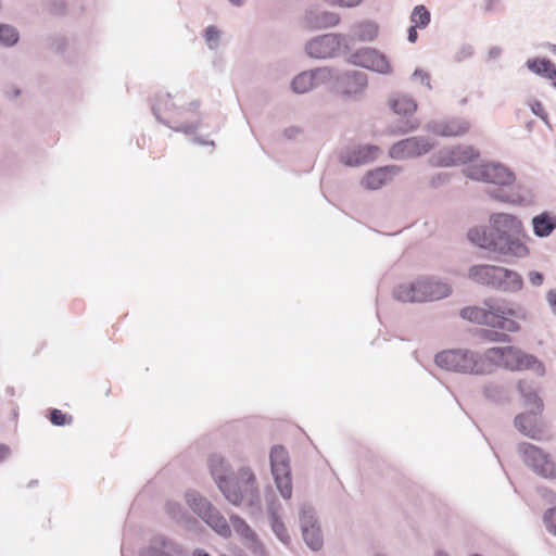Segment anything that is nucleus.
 I'll return each mask as SVG.
<instances>
[{"label": "nucleus", "instance_id": "nucleus-22", "mask_svg": "<svg viewBox=\"0 0 556 556\" xmlns=\"http://www.w3.org/2000/svg\"><path fill=\"white\" fill-rule=\"evenodd\" d=\"M184 548L174 540L157 534L140 552V556H182Z\"/></svg>", "mask_w": 556, "mask_h": 556}, {"label": "nucleus", "instance_id": "nucleus-62", "mask_svg": "<svg viewBox=\"0 0 556 556\" xmlns=\"http://www.w3.org/2000/svg\"><path fill=\"white\" fill-rule=\"evenodd\" d=\"M551 52L556 55V45L551 46Z\"/></svg>", "mask_w": 556, "mask_h": 556}, {"label": "nucleus", "instance_id": "nucleus-10", "mask_svg": "<svg viewBox=\"0 0 556 556\" xmlns=\"http://www.w3.org/2000/svg\"><path fill=\"white\" fill-rule=\"evenodd\" d=\"M185 500L188 507L216 533L223 538L231 535V527L226 518L207 497L195 490H188Z\"/></svg>", "mask_w": 556, "mask_h": 556}, {"label": "nucleus", "instance_id": "nucleus-38", "mask_svg": "<svg viewBox=\"0 0 556 556\" xmlns=\"http://www.w3.org/2000/svg\"><path fill=\"white\" fill-rule=\"evenodd\" d=\"M204 41L210 50H217L220 45L222 31L214 25H210L204 30Z\"/></svg>", "mask_w": 556, "mask_h": 556}, {"label": "nucleus", "instance_id": "nucleus-13", "mask_svg": "<svg viewBox=\"0 0 556 556\" xmlns=\"http://www.w3.org/2000/svg\"><path fill=\"white\" fill-rule=\"evenodd\" d=\"M346 62L380 75L389 76L393 74V66L389 58L376 48H359L348 55Z\"/></svg>", "mask_w": 556, "mask_h": 556}, {"label": "nucleus", "instance_id": "nucleus-16", "mask_svg": "<svg viewBox=\"0 0 556 556\" xmlns=\"http://www.w3.org/2000/svg\"><path fill=\"white\" fill-rule=\"evenodd\" d=\"M299 522L302 539L306 546L314 552L320 551L324 546V535L316 510L311 504L304 503L301 505Z\"/></svg>", "mask_w": 556, "mask_h": 556}, {"label": "nucleus", "instance_id": "nucleus-34", "mask_svg": "<svg viewBox=\"0 0 556 556\" xmlns=\"http://www.w3.org/2000/svg\"><path fill=\"white\" fill-rule=\"evenodd\" d=\"M20 40V31L10 24H0V45L5 48L15 46Z\"/></svg>", "mask_w": 556, "mask_h": 556}, {"label": "nucleus", "instance_id": "nucleus-57", "mask_svg": "<svg viewBox=\"0 0 556 556\" xmlns=\"http://www.w3.org/2000/svg\"><path fill=\"white\" fill-rule=\"evenodd\" d=\"M193 142L197 143V144H201V146L208 144V146L214 147V141H207L203 137H194L193 138Z\"/></svg>", "mask_w": 556, "mask_h": 556}, {"label": "nucleus", "instance_id": "nucleus-25", "mask_svg": "<svg viewBox=\"0 0 556 556\" xmlns=\"http://www.w3.org/2000/svg\"><path fill=\"white\" fill-rule=\"evenodd\" d=\"M540 415L541 413H536L534 409H528V412L520 413L515 417L514 425L523 435L539 440L541 437V429L538 426Z\"/></svg>", "mask_w": 556, "mask_h": 556}, {"label": "nucleus", "instance_id": "nucleus-26", "mask_svg": "<svg viewBox=\"0 0 556 556\" xmlns=\"http://www.w3.org/2000/svg\"><path fill=\"white\" fill-rule=\"evenodd\" d=\"M352 36H349L350 38V45L353 41H359V42H372L376 40L379 34V26L375 21L371 20H364L358 23H355L351 27Z\"/></svg>", "mask_w": 556, "mask_h": 556}, {"label": "nucleus", "instance_id": "nucleus-54", "mask_svg": "<svg viewBox=\"0 0 556 556\" xmlns=\"http://www.w3.org/2000/svg\"><path fill=\"white\" fill-rule=\"evenodd\" d=\"M531 111L534 115L543 118L544 117V109L541 102L535 101L531 104Z\"/></svg>", "mask_w": 556, "mask_h": 556}, {"label": "nucleus", "instance_id": "nucleus-15", "mask_svg": "<svg viewBox=\"0 0 556 556\" xmlns=\"http://www.w3.org/2000/svg\"><path fill=\"white\" fill-rule=\"evenodd\" d=\"M437 146V140L429 136H413L393 143L389 149V156L393 160L416 159L428 154Z\"/></svg>", "mask_w": 556, "mask_h": 556}, {"label": "nucleus", "instance_id": "nucleus-61", "mask_svg": "<svg viewBox=\"0 0 556 556\" xmlns=\"http://www.w3.org/2000/svg\"><path fill=\"white\" fill-rule=\"evenodd\" d=\"M20 94H21V90H20L18 88H15V89L13 90V97H14V98H17Z\"/></svg>", "mask_w": 556, "mask_h": 556}, {"label": "nucleus", "instance_id": "nucleus-7", "mask_svg": "<svg viewBox=\"0 0 556 556\" xmlns=\"http://www.w3.org/2000/svg\"><path fill=\"white\" fill-rule=\"evenodd\" d=\"M484 359H486L490 372L492 366L514 371L531 370L539 377H543L546 372L545 365L536 356L515 346L490 348L484 352Z\"/></svg>", "mask_w": 556, "mask_h": 556}, {"label": "nucleus", "instance_id": "nucleus-59", "mask_svg": "<svg viewBox=\"0 0 556 556\" xmlns=\"http://www.w3.org/2000/svg\"><path fill=\"white\" fill-rule=\"evenodd\" d=\"M232 5L235 7H242L244 1L243 0H228Z\"/></svg>", "mask_w": 556, "mask_h": 556}, {"label": "nucleus", "instance_id": "nucleus-40", "mask_svg": "<svg viewBox=\"0 0 556 556\" xmlns=\"http://www.w3.org/2000/svg\"><path fill=\"white\" fill-rule=\"evenodd\" d=\"M543 525L546 531L556 538V506L551 507L544 511Z\"/></svg>", "mask_w": 556, "mask_h": 556}, {"label": "nucleus", "instance_id": "nucleus-24", "mask_svg": "<svg viewBox=\"0 0 556 556\" xmlns=\"http://www.w3.org/2000/svg\"><path fill=\"white\" fill-rule=\"evenodd\" d=\"M231 527L236 533L244 541V544L255 554L263 555L264 546L257 539L256 533L245 522L243 518L238 515L230 516Z\"/></svg>", "mask_w": 556, "mask_h": 556}, {"label": "nucleus", "instance_id": "nucleus-41", "mask_svg": "<svg viewBox=\"0 0 556 556\" xmlns=\"http://www.w3.org/2000/svg\"><path fill=\"white\" fill-rule=\"evenodd\" d=\"M484 395L494 402H500L505 397L504 389L496 383H488L483 389Z\"/></svg>", "mask_w": 556, "mask_h": 556}, {"label": "nucleus", "instance_id": "nucleus-36", "mask_svg": "<svg viewBox=\"0 0 556 556\" xmlns=\"http://www.w3.org/2000/svg\"><path fill=\"white\" fill-rule=\"evenodd\" d=\"M270 529L273 533L276 535V538L285 545H289L291 542L290 534L288 532V529L281 519V517H275L268 519Z\"/></svg>", "mask_w": 556, "mask_h": 556}, {"label": "nucleus", "instance_id": "nucleus-45", "mask_svg": "<svg viewBox=\"0 0 556 556\" xmlns=\"http://www.w3.org/2000/svg\"><path fill=\"white\" fill-rule=\"evenodd\" d=\"M412 79L415 81H420V84L425 85L429 90L432 89L431 83H430V76L427 72L424 70L417 68L413 75Z\"/></svg>", "mask_w": 556, "mask_h": 556}, {"label": "nucleus", "instance_id": "nucleus-11", "mask_svg": "<svg viewBox=\"0 0 556 556\" xmlns=\"http://www.w3.org/2000/svg\"><path fill=\"white\" fill-rule=\"evenodd\" d=\"M304 50L312 59H336L351 50L350 38L339 33L319 35L306 41Z\"/></svg>", "mask_w": 556, "mask_h": 556}, {"label": "nucleus", "instance_id": "nucleus-5", "mask_svg": "<svg viewBox=\"0 0 556 556\" xmlns=\"http://www.w3.org/2000/svg\"><path fill=\"white\" fill-rule=\"evenodd\" d=\"M464 174L471 180L500 187V189L489 191V195L493 200L509 204H520L522 202L518 193L506 190L515 184L516 175L513 169L501 162L481 161L467 166Z\"/></svg>", "mask_w": 556, "mask_h": 556}, {"label": "nucleus", "instance_id": "nucleus-4", "mask_svg": "<svg viewBox=\"0 0 556 556\" xmlns=\"http://www.w3.org/2000/svg\"><path fill=\"white\" fill-rule=\"evenodd\" d=\"M199 108L198 100L187 102L180 94L160 93L156 96L152 111L160 123L174 131L193 135L202 125Z\"/></svg>", "mask_w": 556, "mask_h": 556}, {"label": "nucleus", "instance_id": "nucleus-64", "mask_svg": "<svg viewBox=\"0 0 556 556\" xmlns=\"http://www.w3.org/2000/svg\"><path fill=\"white\" fill-rule=\"evenodd\" d=\"M376 556H387V555H383V554H377Z\"/></svg>", "mask_w": 556, "mask_h": 556}, {"label": "nucleus", "instance_id": "nucleus-18", "mask_svg": "<svg viewBox=\"0 0 556 556\" xmlns=\"http://www.w3.org/2000/svg\"><path fill=\"white\" fill-rule=\"evenodd\" d=\"M368 85L367 74L348 70L337 75L336 88L344 98L357 99L363 96Z\"/></svg>", "mask_w": 556, "mask_h": 556}, {"label": "nucleus", "instance_id": "nucleus-23", "mask_svg": "<svg viewBox=\"0 0 556 556\" xmlns=\"http://www.w3.org/2000/svg\"><path fill=\"white\" fill-rule=\"evenodd\" d=\"M304 22L311 29H323L334 27L340 22V15L336 12L311 8L306 10Z\"/></svg>", "mask_w": 556, "mask_h": 556}, {"label": "nucleus", "instance_id": "nucleus-37", "mask_svg": "<svg viewBox=\"0 0 556 556\" xmlns=\"http://www.w3.org/2000/svg\"><path fill=\"white\" fill-rule=\"evenodd\" d=\"M507 331H498L496 328L493 329H480L478 336L480 339L489 342H510V337L506 333Z\"/></svg>", "mask_w": 556, "mask_h": 556}, {"label": "nucleus", "instance_id": "nucleus-46", "mask_svg": "<svg viewBox=\"0 0 556 556\" xmlns=\"http://www.w3.org/2000/svg\"><path fill=\"white\" fill-rule=\"evenodd\" d=\"M450 181L448 173H438L433 175L430 179V185L433 188L441 187Z\"/></svg>", "mask_w": 556, "mask_h": 556}, {"label": "nucleus", "instance_id": "nucleus-17", "mask_svg": "<svg viewBox=\"0 0 556 556\" xmlns=\"http://www.w3.org/2000/svg\"><path fill=\"white\" fill-rule=\"evenodd\" d=\"M480 151L470 144H456L439 150L433 156V163L440 167H453L477 160Z\"/></svg>", "mask_w": 556, "mask_h": 556}, {"label": "nucleus", "instance_id": "nucleus-44", "mask_svg": "<svg viewBox=\"0 0 556 556\" xmlns=\"http://www.w3.org/2000/svg\"><path fill=\"white\" fill-rule=\"evenodd\" d=\"M473 54V47L471 45L465 43L462 45L458 50L455 52L454 60L456 62H463Z\"/></svg>", "mask_w": 556, "mask_h": 556}, {"label": "nucleus", "instance_id": "nucleus-47", "mask_svg": "<svg viewBox=\"0 0 556 556\" xmlns=\"http://www.w3.org/2000/svg\"><path fill=\"white\" fill-rule=\"evenodd\" d=\"M540 496L548 504H556V493L545 486L538 488Z\"/></svg>", "mask_w": 556, "mask_h": 556}, {"label": "nucleus", "instance_id": "nucleus-9", "mask_svg": "<svg viewBox=\"0 0 556 556\" xmlns=\"http://www.w3.org/2000/svg\"><path fill=\"white\" fill-rule=\"evenodd\" d=\"M434 363L438 367L453 372L467 375H486L490 374L489 365L484 359V354L479 352L455 349L441 351L435 354Z\"/></svg>", "mask_w": 556, "mask_h": 556}, {"label": "nucleus", "instance_id": "nucleus-30", "mask_svg": "<svg viewBox=\"0 0 556 556\" xmlns=\"http://www.w3.org/2000/svg\"><path fill=\"white\" fill-rule=\"evenodd\" d=\"M390 108L399 115H412L417 110V103L413 97L405 93H397L390 98Z\"/></svg>", "mask_w": 556, "mask_h": 556}, {"label": "nucleus", "instance_id": "nucleus-20", "mask_svg": "<svg viewBox=\"0 0 556 556\" xmlns=\"http://www.w3.org/2000/svg\"><path fill=\"white\" fill-rule=\"evenodd\" d=\"M470 122L463 117L432 119L425 124L424 129L441 137H460L470 130Z\"/></svg>", "mask_w": 556, "mask_h": 556}, {"label": "nucleus", "instance_id": "nucleus-48", "mask_svg": "<svg viewBox=\"0 0 556 556\" xmlns=\"http://www.w3.org/2000/svg\"><path fill=\"white\" fill-rule=\"evenodd\" d=\"M419 127V122L418 121H407L403 124V126L399 127V129L396 130V134L399 135H406V134H409L412 131H415L416 129H418Z\"/></svg>", "mask_w": 556, "mask_h": 556}, {"label": "nucleus", "instance_id": "nucleus-6", "mask_svg": "<svg viewBox=\"0 0 556 556\" xmlns=\"http://www.w3.org/2000/svg\"><path fill=\"white\" fill-rule=\"evenodd\" d=\"M451 293L452 287L446 280L437 276H420L394 288L393 298L402 303H424L445 299Z\"/></svg>", "mask_w": 556, "mask_h": 556}, {"label": "nucleus", "instance_id": "nucleus-8", "mask_svg": "<svg viewBox=\"0 0 556 556\" xmlns=\"http://www.w3.org/2000/svg\"><path fill=\"white\" fill-rule=\"evenodd\" d=\"M468 277L479 285L504 293H516L523 288L519 273L496 265H473L469 268Z\"/></svg>", "mask_w": 556, "mask_h": 556}, {"label": "nucleus", "instance_id": "nucleus-21", "mask_svg": "<svg viewBox=\"0 0 556 556\" xmlns=\"http://www.w3.org/2000/svg\"><path fill=\"white\" fill-rule=\"evenodd\" d=\"M402 172L399 165H387L369 170L361 180V185L370 191L379 190L392 181Z\"/></svg>", "mask_w": 556, "mask_h": 556}, {"label": "nucleus", "instance_id": "nucleus-3", "mask_svg": "<svg viewBox=\"0 0 556 556\" xmlns=\"http://www.w3.org/2000/svg\"><path fill=\"white\" fill-rule=\"evenodd\" d=\"M459 315L465 320L514 333L520 331L518 319H526L527 312L510 300L490 296L480 306L462 308Z\"/></svg>", "mask_w": 556, "mask_h": 556}, {"label": "nucleus", "instance_id": "nucleus-60", "mask_svg": "<svg viewBox=\"0 0 556 556\" xmlns=\"http://www.w3.org/2000/svg\"><path fill=\"white\" fill-rule=\"evenodd\" d=\"M434 556H450V554L443 549H437Z\"/></svg>", "mask_w": 556, "mask_h": 556}, {"label": "nucleus", "instance_id": "nucleus-49", "mask_svg": "<svg viewBox=\"0 0 556 556\" xmlns=\"http://www.w3.org/2000/svg\"><path fill=\"white\" fill-rule=\"evenodd\" d=\"M331 4L344 8V9H353L361 5L364 0H329Z\"/></svg>", "mask_w": 556, "mask_h": 556}, {"label": "nucleus", "instance_id": "nucleus-19", "mask_svg": "<svg viewBox=\"0 0 556 556\" xmlns=\"http://www.w3.org/2000/svg\"><path fill=\"white\" fill-rule=\"evenodd\" d=\"M380 153L375 144H349L339 152V161L348 167H358L377 160Z\"/></svg>", "mask_w": 556, "mask_h": 556}, {"label": "nucleus", "instance_id": "nucleus-42", "mask_svg": "<svg viewBox=\"0 0 556 556\" xmlns=\"http://www.w3.org/2000/svg\"><path fill=\"white\" fill-rule=\"evenodd\" d=\"M72 416L64 414L62 410L53 408L50 410V421L54 426H65L72 424Z\"/></svg>", "mask_w": 556, "mask_h": 556}, {"label": "nucleus", "instance_id": "nucleus-33", "mask_svg": "<svg viewBox=\"0 0 556 556\" xmlns=\"http://www.w3.org/2000/svg\"><path fill=\"white\" fill-rule=\"evenodd\" d=\"M431 21L430 11L424 5H416L409 16V22L415 27H419V29H425Z\"/></svg>", "mask_w": 556, "mask_h": 556}, {"label": "nucleus", "instance_id": "nucleus-53", "mask_svg": "<svg viewBox=\"0 0 556 556\" xmlns=\"http://www.w3.org/2000/svg\"><path fill=\"white\" fill-rule=\"evenodd\" d=\"M502 53H503V50L501 47H497V46L491 47L488 51V60L489 61L498 60L501 58Z\"/></svg>", "mask_w": 556, "mask_h": 556}, {"label": "nucleus", "instance_id": "nucleus-31", "mask_svg": "<svg viewBox=\"0 0 556 556\" xmlns=\"http://www.w3.org/2000/svg\"><path fill=\"white\" fill-rule=\"evenodd\" d=\"M309 71L315 88L330 81H334V84L337 83V75H339V71L336 68L324 66Z\"/></svg>", "mask_w": 556, "mask_h": 556}, {"label": "nucleus", "instance_id": "nucleus-28", "mask_svg": "<svg viewBox=\"0 0 556 556\" xmlns=\"http://www.w3.org/2000/svg\"><path fill=\"white\" fill-rule=\"evenodd\" d=\"M518 391L521 395L523 405L530 410L534 409L536 413L543 412V401L538 395L534 384L530 381H519Z\"/></svg>", "mask_w": 556, "mask_h": 556}, {"label": "nucleus", "instance_id": "nucleus-12", "mask_svg": "<svg viewBox=\"0 0 556 556\" xmlns=\"http://www.w3.org/2000/svg\"><path fill=\"white\" fill-rule=\"evenodd\" d=\"M518 453L521 455L525 465L535 475L547 480L556 479V463L541 447L522 442L518 444Z\"/></svg>", "mask_w": 556, "mask_h": 556}, {"label": "nucleus", "instance_id": "nucleus-39", "mask_svg": "<svg viewBox=\"0 0 556 556\" xmlns=\"http://www.w3.org/2000/svg\"><path fill=\"white\" fill-rule=\"evenodd\" d=\"M281 511H282V505L276 498V496L275 495H267L266 496V515H267V519L275 518V517H281Z\"/></svg>", "mask_w": 556, "mask_h": 556}, {"label": "nucleus", "instance_id": "nucleus-14", "mask_svg": "<svg viewBox=\"0 0 556 556\" xmlns=\"http://www.w3.org/2000/svg\"><path fill=\"white\" fill-rule=\"evenodd\" d=\"M269 460L271 473L281 497L290 500L292 497V479L288 452L281 445H274L270 450Z\"/></svg>", "mask_w": 556, "mask_h": 556}, {"label": "nucleus", "instance_id": "nucleus-58", "mask_svg": "<svg viewBox=\"0 0 556 556\" xmlns=\"http://www.w3.org/2000/svg\"><path fill=\"white\" fill-rule=\"evenodd\" d=\"M193 556H211L207 552L201 548H197L193 552Z\"/></svg>", "mask_w": 556, "mask_h": 556}, {"label": "nucleus", "instance_id": "nucleus-1", "mask_svg": "<svg viewBox=\"0 0 556 556\" xmlns=\"http://www.w3.org/2000/svg\"><path fill=\"white\" fill-rule=\"evenodd\" d=\"M207 466L216 488L229 504L244 508L251 516L261 515L262 498L252 468L240 466L233 470L231 464L217 453L210 455Z\"/></svg>", "mask_w": 556, "mask_h": 556}, {"label": "nucleus", "instance_id": "nucleus-52", "mask_svg": "<svg viewBox=\"0 0 556 556\" xmlns=\"http://www.w3.org/2000/svg\"><path fill=\"white\" fill-rule=\"evenodd\" d=\"M302 128L299 126H290L283 130V135L287 139H296L302 134Z\"/></svg>", "mask_w": 556, "mask_h": 556}, {"label": "nucleus", "instance_id": "nucleus-55", "mask_svg": "<svg viewBox=\"0 0 556 556\" xmlns=\"http://www.w3.org/2000/svg\"><path fill=\"white\" fill-rule=\"evenodd\" d=\"M417 28L418 27H415L414 25H410V27L408 28L407 40L412 43L416 42L418 38Z\"/></svg>", "mask_w": 556, "mask_h": 556}, {"label": "nucleus", "instance_id": "nucleus-29", "mask_svg": "<svg viewBox=\"0 0 556 556\" xmlns=\"http://www.w3.org/2000/svg\"><path fill=\"white\" fill-rule=\"evenodd\" d=\"M527 68L538 75L548 79H556V66L546 58H532L526 62Z\"/></svg>", "mask_w": 556, "mask_h": 556}, {"label": "nucleus", "instance_id": "nucleus-2", "mask_svg": "<svg viewBox=\"0 0 556 556\" xmlns=\"http://www.w3.org/2000/svg\"><path fill=\"white\" fill-rule=\"evenodd\" d=\"M468 240L477 247L505 260H521L530 254L525 242L527 233L519 217L508 213H493L490 228L475 227L467 233Z\"/></svg>", "mask_w": 556, "mask_h": 556}, {"label": "nucleus", "instance_id": "nucleus-56", "mask_svg": "<svg viewBox=\"0 0 556 556\" xmlns=\"http://www.w3.org/2000/svg\"><path fill=\"white\" fill-rule=\"evenodd\" d=\"M10 455V448L9 446L4 444H0V463L5 460Z\"/></svg>", "mask_w": 556, "mask_h": 556}, {"label": "nucleus", "instance_id": "nucleus-35", "mask_svg": "<svg viewBox=\"0 0 556 556\" xmlns=\"http://www.w3.org/2000/svg\"><path fill=\"white\" fill-rule=\"evenodd\" d=\"M166 514L176 522L179 523H188L192 521L193 519L188 515L186 509L181 506V504L169 501L166 503L165 506Z\"/></svg>", "mask_w": 556, "mask_h": 556}, {"label": "nucleus", "instance_id": "nucleus-50", "mask_svg": "<svg viewBox=\"0 0 556 556\" xmlns=\"http://www.w3.org/2000/svg\"><path fill=\"white\" fill-rule=\"evenodd\" d=\"M528 279L533 287H540L544 282V275L540 271L531 270L528 274Z\"/></svg>", "mask_w": 556, "mask_h": 556}, {"label": "nucleus", "instance_id": "nucleus-63", "mask_svg": "<svg viewBox=\"0 0 556 556\" xmlns=\"http://www.w3.org/2000/svg\"><path fill=\"white\" fill-rule=\"evenodd\" d=\"M469 556H483V555L478 554V553H475V554H471V555H469Z\"/></svg>", "mask_w": 556, "mask_h": 556}, {"label": "nucleus", "instance_id": "nucleus-27", "mask_svg": "<svg viewBox=\"0 0 556 556\" xmlns=\"http://www.w3.org/2000/svg\"><path fill=\"white\" fill-rule=\"evenodd\" d=\"M531 226L535 237L547 238L556 229V215L552 212L544 211L532 217Z\"/></svg>", "mask_w": 556, "mask_h": 556}, {"label": "nucleus", "instance_id": "nucleus-32", "mask_svg": "<svg viewBox=\"0 0 556 556\" xmlns=\"http://www.w3.org/2000/svg\"><path fill=\"white\" fill-rule=\"evenodd\" d=\"M314 87L311 71H304L296 75L291 81V89L298 94L306 93Z\"/></svg>", "mask_w": 556, "mask_h": 556}, {"label": "nucleus", "instance_id": "nucleus-43", "mask_svg": "<svg viewBox=\"0 0 556 556\" xmlns=\"http://www.w3.org/2000/svg\"><path fill=\"white\" fill-rule=\"evenodd\" d=\"M503 0H482L480 11L483 14H495L501 11Z\"/></svg>", "mask_w": 556, "mask_h": 556}, {"label": "nucleus", "instance_id": "nucleus-51", "mask_svg": "<svg viewBox=\"0 0 556 556\" xmlns=\"http://www.w3.org/2000/svg\"><path fill=\"white\" fill-rule=\"evenodd\" d=\"M546 302L552 314L556 317V289H551L547 291Z\"/></svg>", "mask_w": 556, "mask_h": 556}]
</instances>
